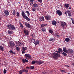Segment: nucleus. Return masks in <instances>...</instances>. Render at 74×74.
I'll use <instances>...</instances> for the list:
<instances>
[{"label": "nucleus", "mask_w": 74, "mask_h": 74, "mask_svg": "<svg viewBox=\"0 0 74 74\" xmlns=\"http://www.w3.org/2000/svg\"><path fill=\"white\" fill-rule=\"evenodd\" d=\"M2 45H4V44L3 43L2 44Z\"/></svg>", "instance_id": "obj_60"}, {"label": "nucleus", "mask_w": 74, "mask_h": 74, "mask_svg": "<svg viewBox=\"0 0 74 74\" xmlns=\"http://www.w3.org/2000/svg\"><path fill=\"white\" fill-rule=\"evenodd\" d=\"M56 36L57 37H59V35H57V34H56Z\"/></svg>", "instance_id": "obj_49"}, {"label": "nucleus", "mask_w": 74, "mask_h": 74, "mask_svg": "<svg viewBox=\"0 0 74 74\" xmlns=\"http://www.w3.org/2000/svg\"><path fill=\"white\" fill-rule=\"evenodd\" d=\"M23 70L24 71V72H25V73H27L29 72V71H28V70H27V69H23Z\"/></svg>", "instance_id": "obj_27"}, {"label": "nucleus", "mask_w": 74, "mask_h": 74, "mask_svg": "<svg viewBox=\"0 0 74 74\" xmlns=\"http://www.w3.org/2000/svg\"><path fill=\"white\" fill-rule=\"evenodd\" d=\"M26 69H30V67H28V66L27 67H26Z\"/></svg>", "instance_id": "obj_54"}, {"label": "nucleus", "mask_w": 74, "mask_h": 74, "mask_svg": "<svg viewBox=\"0 0 74 74\" xmlns=\"http://www.w3.org/2000/svg\"><path fill=\"white\" fill-rule=\"evenodd\" d=\"M57 53H60V52L59 51H57Z\"/></svg>", "instance_id": "obj_52"}, {"label": "nucleus", "mask_w": 74, "mask_h": 74, "mask_svg": "<svg viewBox=\"0 0 74 74\" xmlns=\"http://www.w3.org/2000/svg\"><path fill=\"white\" fill-rule=\"evenodd\" d=\"M22 61L23 63H25V62H26V63H27L28 62V61L26 59H23L22 60Z\"/></svg>", "instance_id": "obj_19"}, {"label": "nucleus", "mask_w": 74, "mask_h": 74, "mask_svg": "<svg viewBox=\"0 0 74 74\" xmlns=\"http://www.w3.org/2000/svg\"><path fill=\"white\" fill-rule=\"evenodd\" d=\"M4 13L6 16H8L9 14V12L7 10H4Z\"/></svg>", "instance_id": "obj_12"}, {"label": "nucleus", "mask_w": 74, "mask_h": 74, "mask_svg": "<svg viewBox=\"0 0 74 74\" xmlns=\"http://www.w3.org/2000/svg\"><path fill=\"white\" fill-rule=\"evenodd\" d=\"M65 7L66 8H69V4H66L65 5Z\"/></svg>", "instance_id": "obj_33"}, {"label": "nucleus", "mask_w": 74, "mask_h": 74, "mask_svg": "<svg viewBox=\"0 0 74 74\" xmlns=\"http://www.w3.org/2000/svg\"><path fill=\"white\" fill-rule=\"evenodd\" d=\"M56 14H57L59 16H61L62 15V12L60 11V10H58L56 11Z\"/></svg>", "instance_id": "obj_8"}, {"label": "nucleus", "mask_w": 74, "mask_h": 74, "mask_svg": "<svg viewBox=\"0 0 74 74\" xmlns=\"http://www.w3.org/2000/svg\"><path fill=\"white\" fill-rule=\"evenodd\" d=\"M21 14L22 15V16L24 19H25L27 21H30V18H29V17H27V16L26 15V14L23 11H22V12L21 13Z\"/></svg>", "instance_id": "obj_2"}, {"label": "nucleus", "mask_w": 74, "mask_h": 74, "mask_svg": "<svg viewBox=\"0 0 74 74\" xmlns=\"http://www.w3.org/2000/svg\"><path fill=\"white\" fill-rule=\"evenodd\" d=\"M27 47H25V50H27Z\"/></svg>", "instance_id": "obj_55"}, {"label": "nucleus", "mask_w": 74, "mask_h": 74, "mask_svg": "<svg viewBox=\"0 0 74 74\" xmlns=\"http://www.w3.org/2000/svg\"><path fill=\"white\" fill-rule=\"evenodd\" d=\"M26 58L27 60H29V59L31 58V56L30 54H26L25 55Z\"/></svg>", "instance_id": "obj_9"}, {"label": "nucleus", "mask_w": 74, "mask_h": 74, "mask_svg": "<svg viewBox=\"0 0 74 74\" xmlns=\"http://www.w3.org/2000/svg\"><path fill=\"white\" fill-rule=\"evenodd\" d=\"M67 14H68V15L69 16V17H70L71 15V12H70V11H69L68 10L66 11L64 13V14L66 16L67 15Z\"/></svg>", "instance_id": "obj_6"}, {"label": "nucleus", "mask_w": 74, "mask_h": 74, "mask_svg": "<svg viewBox=\"0 0 74 74\" xmlns=\"http://www.w3.org/2000/svg\"><path fill=\"white\" fill-rule=\"evenodd\" d=\"M62 55H63L64 56H67V54L65 53L64 52H63L62 53Z\"/></svg>", "instance_id": "obj_34"}, {"label": "nucleus", "mask_w": 74, "mask_h": 74, "mask_svg": "<svg viewBox=\"0 0 74 74\" xmlns=\"http://www.w3.org/2000/svg\"><path fill=\"white\" fill-rule=\"evenodd\" d=\"M25 25L27 27H28V28H30L31 27V25L30 24L27 23H25Z\"/></svg>", "instance_id": "obj_13"}, {"label": "nucleus", "mask_w": 74, "mask_h": 74, "mask_svg": "<svg viewBox=\"0 0 74 74\" xmlns=\"http://www.w3.org/2000/svg\"><path fill=\"white\" fill-rule=\"evenodd\" d=\"M32 11L33 12H34L36 11V8H33L32 9Z\"/></svg>", "instance_id": "obj_45"}, {"label": "nucleus", "mask_w": 74, "mask_h": 74, "mask_svg": "<svg viewBox=\"0 0 74 74\" xmlns=\"http://www.w3.org/2000/svg\"><path fill=\"white\" fill-rule=\"evenodd\" d=\"M71 20L73 23L74 24V19L72 18H71Z\"/></svg>", "instance_id": "obj_39"}, {"label": "nucleus", "mask_w": 74, "mask_h": 74, "mask_svg": "<svg viewBox=\"0 0 74 74\" xmlns=\"http://www.w3.org/2000/svg\"><path fill=\"white\" fill-rule=\"evenodd\" d=\"M15 13H16V11L15 10H13V12L12 13V15H15Z\"/></svg>", "instance_id": "obj_30"}, {"label": "nucleus", "mask_w": 74, "mask_h": 74, "mask_svg": "<svg viewBox=\"0 0 74 74\" xmlns=\"http://www.w3.org/2000/svg\"><path fill=\"white\" fill-rule=\"evenodd\" d=\"M56 52H58V51H56Z\"/></svg>", "instance_id": "obj_63"}, {"label": "nucleus", "mask_w": 74, "mask_h": 74, "mask_svg": "<svg viewBox=\"0 0 74 74\" xmlns=\"http://www.w3.org/2000/svg\"><path fill=\"white\" fill-rule=\"evenodd\" d=\"M0 74H1V73H0Z\"/></svg>", "instance_id": "obj_64"}, {"label": "nucleus", "mask_w": 74, "mask_h": 74, "mask_svg": "<svg viewBox=\"0 0 74 74\" xmlns=\"http://www.w3.org/2000/svg\"><path fill=\"white\" fill-rule=\"evenodd\" d=\"M24 32L25 35H28L29 34V31L27 30L24 29Z\"/></svg>", "instance_id": "obj_14"}, {"label": "nucleus", "mask_w": 74, "mask_h": 74, "mask_svg": "<svg viewBox=\"0 0 74 74\" xmlns=\"http://www.w3.org/2000/svg\"><path fill=\"white\" fill-rule=\"evenodd\" d=\"M34 44L36 45H38V44H39V43H40V42L39 40H36L34 42Z\"/></svg>", "instance_id": "obj_17"}, {"label": "nucleus", "mask_w": 74, "mask_h": 74, "mask_svg": "<svg viewBox=\"0 0 74 74\" xmlns=\"http://www.w3.org/2000/svg\"><path fill=\"white\" fill-rule=\"evenodd\" d=\"M40 27H44V25L43 24H42L40 25Z\"/></svg>", "instance_id": "obj_44"}, {"label": "nucleus", "mask_w": 74, "mask_h": 74, "mask_svg": "<svg viewBox=\"0 0 74 74\" xmlns=\"http://www.w3.org/2000/svg\"><path fill=\"white\" fill-rule=\"evenodd\" d=\"M16 49L17 52H19L20 51V48L19 47H16Z\"/></svg>", "instance_id": "obj_25"}, {"label": "nucleus", "mask_w": 74, "mask_h": 74, "mask_svg": "<svg viewBox=\"0 0 74 74\" xmlns=\"http://www.w3.org/2000/svg\"><path fill=\"white\" fill-rule=\"evenodd\" d=\"M34 66H29V68H30V69L31 70H33L34 69Z\"/></svg>", "instance_id": "obj_29"}, {"label": "nucleus", "mask_w": 74, "mask_h": 74, "mask_svg": "<svg viewBox=\"0 0 74 74\" xmlns=\"http://www.w3.org/2000/svg\"><path fill=\"white\" fill-rule=\"evenodd\" d=\"M44 61H37L36 60L35 61H33L32 62V64H34L35 63H36V64H38L39 65H40V64H42V63H43Z\"/></svg>", "instance_id": "obj_4"}, {"label": "nucleus", "mask_w": 74, "mask_h": 74, "mask_svg": "<svg viewBox=\"0 0 74 74\" xmlns=\"http://www.w3.org/2000/svg\"><path fill=\"white\" fill-rule=\"evenodd\" d=\"M32 2H30V5H32Z\"/></svg>", "instance_id": "obj_56"}, {"label": "nucleus", "mask_w": 74, "mask_h": 74, "mask_svg": "<svg viewBox=\"0 0 74 74\" xmlns=\"http://www.w3.org/2000/svg\"><path fill=\"white\" fill-rule=\"evenodd\" d=\"M58 50V51H60V52H63V50H62V49H61L60 48H59Z\"/></svg>", "instance_id": "obj_31"}, {"label": "nucleus", "mask_w": 74, "mask_h": 74, "mask_svg": "<svg viewBox=\"0 0 74 74\" xmlns=\"http://www.w3.org/2000/svg\"><path fill=\"white\" fill-rule=\"evenodd\" d=\"M69 10H71V7L69 8Z\"/></svg>", "instance_id": "obj_57"}, {"label": "nucleus", "mask_w": 74, "mask_h": 74, "mask_svg": "<svg viewBox=\"0 0 74 74\" xmlns=\"http://www.w3.org/2000/svg\"><path fill=\"white\" fill-rule=\"evenodd\" d=\"M23 44V43H22V42H20L19 43V46H22V45Z\"/></svg>", "instance_id": "obj_38"}, {"label": "nucleus", "mask_w": 74, "mask_h": 74, "mask_svg": "<svg viewBox=\"0 0 74 74\" xmlns=\"http://www.w3.org/2000/svg\"><path fill=\"white\" fill-rule=\"evenodd\" d=\"M32 39L33 40H34V41H36V39H34V38H32Z\"/></svg>", "instance_id": "obj_53"}, {"label": "nucleus", "mask_w": 74, "mask_h": 74, "mask_svg": "<svg viewBox=\"0 0 74 74\" xmlns=\"http://www.w3.org/2000/svg\"><path fill=\"white\" fill-rule=\"evenodd\" d=\"M22 50H23V51H25V47H23L22 49Z\"/></svg>", "instance_id": "obj_42"}, {"label": "nucleus", "mask_w": 74, "mask_h": 74, "mask_svg": "<svg viewBox=\"0 0 74 74\" xmlns=\"http://www.w3.org/2000/svg\"><path fill=\"white\" fill-rule=\"evenodd\" d=\"M34 0H29L30 2H33Z\"/></svg>", "instance_id": "obj_50"}, {"label": "nucleus", "mask_w": 74, "mask_h": 74, "mask_svg": "<svg viewBox=\"0 0 74 74\" xmlns=\"http://www.w3.org/2000/svg\"><path fill=\"white\" fill-rule=\"evenodd\" d=\"M24 72V70H23V69H22L19 72V74H22Z\"/></svg>", "instance_id": "obj_24"}, {"label": "nucleus", "mask_w": 74, "mask_h": 74, "mask_svg": "<svg viewBox=\"0 0 74 74\" xmlns=\"http://www.w3.org/2000/svg\"><path fill=\"white\" fill-rule=\"evenodd\" d=\"M26 12L28 16H29V15H30V13H29V12L28 11H26Z\"/></svg>", "instance_id": "obj_35"}, {"label": "nucleus", "mask_w": 74, "mask_h": 74, "mask_svg": "<svg viewBox=\"0 0 74 74\" xmlns=\"http://www.w3.org/2000/svg\"><path fill=\"white\" fill-rule=\"evenodd\" d=\"M24 51H25L22 50V54H23V53H25V52Z\"/></svg>", "instance_id": "obj_47"}, {"label": "nucleus", "mask_w": 74, "mask_h": 74, "mask_svg": "<svg viewBox=\"0 0 74 74\" xmlns=\"http://www.w3.org/2000/svg\"><path fill=\"white\" fill-rule=\"evenodd\" d=\"M9 43L10 46L12 47H13L15 45V43H14V42L12 41H9Z\"/></svg>", "instance_id": "obj_7"}, {"label": "nucleus", "mask_w": 74, "mask_h": 74, "mask_svg": "<svg viewBox=\"0 0 74 74\" xmlns=\"http://www.w3.org/2000/svg\"><path fill=\"white\" fill-rule=\"evenodd\" d=\"M38 1L40 3H42V0H38Z\"/></svg>", "instance_id": "obj_43"}, {"label": "nucleus", "mask_w": 74, "mask_h": 74, "mask_svg": "<svg viewBox=\"0 0 74 74\" xmlns=\"http://www.w3.org/2000/svg\"><path fill=\"white\" fill-rule=\"evenodd\" d=\"M7 73V71H6V70L5 69H4L3 71V73L4 74H5Z\"/></svg>", "instance_id": "obj_41"}, {"label": "nucleus", "mask_w": 74, "mask_h": 74, "mask_svg": "<svg viewBox=\"0 0 74 74\" xmlns=\"http://www.w3.org/2000/svg\"><path fill=\"white\" fill-rule=\"evenodd\" d=\"M68 53H73V50L72 49H69L68 50Z\"/></svg>", "instance_id": "obj_15"}, {"label": "nucleus", "mask_w": 74, "mask_h": 74, "mask_svg": "<svg viewBox=\"0 0 74 74\" xmlns=\"http://www.w3.org/2000/svg\"><path fill=\"white\" fill-rule=\"evenodd\" d=\"M67 67H70L69 66H68V65H67Z\"/></svg>", "instance_id": "obj_62"}, {"label": "nucleus", "mask_w": 74, "mask_h": 74, "mask_svg": "<svg viewBox=\"0 0 74 74\" xmlns=\"http://www.w3.org/2000/svg\"><path fill=\"white\" fill-rule=\"evenodd\" d=\"M60 24L61 25L63 28V29H64L67 26V24H66V23L63 21H60Z\"/></svg>", "instance_id": "obj_5"}, {"label": "nucleus", "mask_w": 74, "mask_h": 74, "mask_svg": "<svg viewBox=\"0 0 74 74\" xmlns=\"http://www.w3.org/2000/svg\"><path fill=\"white\" fill-rule=\"evenodd\" d=\"M32 4H33V2H32Z\"/></svg>", "instance_id": "obj_61"}, {"label": "nucleus", "mask_w": 74, "mask_h": 74, "mask_svg": "<svg viewBox=\"0 0 74 74\" xmlns=\"http://www.w3.org/2000/svg\"><path fill=\"white\" fill-rule=\"evenodd\" d=\"M49 41H55V38H51L49 40Z\"/></svg>", "instance_id": "obj_20"}, {"label": "nucleus", "mask_w": 74, "mask_h": 74, "mask_svg": "<svg viewBox=\"0 0 74 74\" xmlns=\"http://www.w3.org/2000/svg\"><path fill=\"white\" fill-rule=\"evenodd\" d=\"M63 51L67 53H68V50H67L66 47H63Z\"/></svg>", "instance_id": "obj_18"}, {"label": "nucleus", "mask_w": 74, "mask_h": 74, "mask_svg": "<svg viewBox=\"0 0 74 74\" xmlns=\"http://www.w3.org/2000/svg\"><path fill=\"white\" fill-rule=\"evenodd\" d=\"M34 7H38V5H37V4L36 3H34L33 5Z\"/></svg>", "instance_id": "obj_28"}, {"label": "nucleus", "mask_w": 74, "mask_h": 74, "mask_svg": "<svg viewBox=\"0 0 74 74\" xmlns=\"http://www.w3.org/2000/svg\"><path fill=\"white\" fill-rule=\"evenodd\" d=\"M16 16H18V17H19V12H16Z\"/></svg>", "instance_id": "obj_37"}, {"label": "nucleus", "mask_w": 74, "mask_h": 74, "mask_svg": "<svg viewBox=\"0 0 74 74\" xmlns=\"http://www.w3.org/2000/svg\"><path fill=\"white\" fill-rule=\"evenodd\" d=\"M0 49L2 51H4V47H3L2 46H0Z\"/></svg>", "instance_id": "obj_21"}, {"label": "nucleus", "mask_w": 74, "mask_h": 74, "mask_svg": "<svg viewBox=\"0 0 74 74\" xmlns=\"http://www.w3.org/2000/svg\"><path fill=\"white\" fill-rule=\"evenodd\" d=\"M30 41L31 42H33V40H32V39H31Z\"/></svg>", "instance_id": "obj_58"}, {"label": "nucleus", "mask_w": 74, "mask_h": 74, "mask_svg": "<svg viewBox=\"0 0 74 74\" xmlns=\"http://www.w3.org/2000/svg\"><path fill=\"white\" fill-rule=\"evenodd\" d=\"M44 26H47V24L46 23L45 24H44Z\"/></svg>", "instance_id": "obj_51"}, {"label": "nucleus", "mask_w": 74, "mask_h": 74, "mask_svg": "<svg viewBox=\"0 0 74 74\" xmlns=\"http://www.w3.org/2000/svg\"><path fill=\"white\" fill-rule=\"evenodd\" d=\"M8 34H12V32L9 30H8Z\"/></svg>", "instance_id": "obj_22"}, {"label": "nucleus", "mask_w": 74, "mask_h": 74, "mask_svg": "<svg viewBox=\"0 0 74 74\" xmlns=\"http://www.w3.org/2000/svg\"><path fill=\"white\" fill-rule=\"evenodd\" d=\"M41 30L43 32H46V29H45V28H44V29L42 28Z\"/></svg>", "instance_id": "obj_36"}, {"label": "nucleus", "mask_w": 74, "mask_h": 74, "mask_svg": "<svg viewBox=\"0 0 74 74\" xmlns=\"http://www.w3.org/2000/svg\"><path fill=\"white\" fill-rule=\"evenodd\" d=\"M65 41H66V42H69V41H70V38H66L65 39Z\"/></svg>", "instance_id": "obj_23"}, {"label": "nucleus", "mask_w": 74, "mask_h": 74, "mask_svg": "<svg viewBox=\"0 0 74 74\" xmlns=\"http://www.w3.org/2000/svg\"><path fill=\"white\" fill-rule=\"evenodd\" d=\"M61 72H65V70H61Z\"/></svg>", "instance_id": "obj_48"}, {"label": "nucleus", "mask_w": 74, "mask_h": 74, "mask_svg": "<svg viewBox=\"0 0 74 74\" xmlns=\"http://www.w3.org/2000/svg\"><path fill=\"white\" fill-rule=\"evenodd\" d=\"M45 18L47 21H49L51 19V17L50 16H45Z\"/></svg>", "instance_id": "obj_10"}, {"label": "nucleus", "mask_w": 74, "mask_h": 74, "mask_svg": "<svg viewBox=\"0 0 74 74\" xmlns=\"http://www.w3.org/2000/svg\"><path fill=\"white\" fill-rule=\"evenodd\" d=\"M72 65L74 66V63H72Z\"/></svg>", "instance_id": "obj_59"}, {"label": "nucleus", "mask_w": 74, "mask_h": 74, "mask_svg": "<svg viewBox=\"0 0 74 74\" xmlns=\"http://www.w3.org/2000/svg\"><path fill=\"white\" fill-rule=\"evenodd\" d=\"M20 27H22V28H23V26L22 25V24H21L20 25Z\"/></svg>", "instance_id": "obj_46"}, {"label": "nucleus", "mask_w": 74, "mask_h": 74, "mask_svg": "<svg viewBox=\"0 0 74 74\" xmlns=\"http://www.w3.org/2000/svg\"><path fill=\"white\" fill-rule=\"evenodd\" d=\"M57 23V22H56V21H55V20H53L52 21V25H53L54 26H56V25Z\"/></svg>", "instance_id": "obj_16"}, {"label": "nucleus", "mask_w": 74, "mask_h": 74, "mask_svg": "<svg viewBox=\"0 0 74 74\" xmlns=\"http://www.w3.org/2000/svg\"><path fill=\"white\" fill-rule=\"evenodd\" d=\"M49 32L51 34H52L53 33V31L52 29L49 30Z\"/></svg>", "instance_id": "obj_32"}, {"label": "nucleus", "mask_w": 74, "mask_h": 74, "mask_svg": "<svg viewBox=\"0 0 74 74\" xmlns=\"http://www.w3.org/2000/svg\"><path fill=\"white\" fill-rule=\"evenodd\" d=\"M31 36H32V37H35V34L34 33L31 34Z\"/></svg>", "instance_id": "obj_40"}, {"label": "nucleus", "mask_w": 74, "mask_h": 74, "mask_svg": "<svg viewBox=\"0 0 74 74\" xmlns=\"http://www.w3.org/2000/svg\"><path fill=\"white\" fill-rule=\"evenodd\" d=\"M10 53H12V54H15V52H13V51L12 50H10L9 51Z\"/></svg>", "instance_id": "obj_26"}, {"label": "nucleus", "mask_w": 74, "mask_h": 74, "mask_svg": "<svg viewBox=\"0 0 74 74\" xmlns=\"http://www.w3.org/2000/svg\"><path fill=\"white\" fill-rule=\"evenodd\" d=\"M39 21L40 22H41L42 21H42H44V17L43 16H42L41 17L39 18Z\"/></svg>", "instance_id": "obj_11"}, {"label": "nucleus", "mask_w": 74, "mask_h": 74, "mask_svg": "<svg viewBox=\"0 0 74 74\" xmlns=\"http://www.w3.org/2000/svg\"><path fill=\"white\" fill-rule=\"evenodd\" d=\"M7 27L8 28V29L10 30H16L15 29V27L12 24H10L7 25Z\"/></svg>", "instance_id": "obj_1"}, {"label": "nucleus", "mask_w": 74, "mask_h": 74, "mask_svg": "<svg viewBox=\"0 0 74 74\" xmlns=\"http://www.w3.org/2000/svg\"><path fill=\"white\" fill-rule=\"evenodd\" d=\"M53 58L55 59H57L58 58H59L60 56V54H59L56 53H53Z\"/></svg>", "instance_id": "obj_3"}]
</instances>
